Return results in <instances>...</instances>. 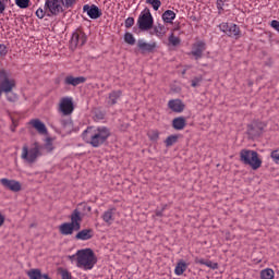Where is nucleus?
Instances as JSON below:
<instances>
[{"mask_svg": "<svg viewBox=\"0 0 279 279\" xmlns=\"http://www.w3.org/2000/svg\"><path fill=\"white\" fill-rule=\"evenodd\" d=\"M71 222H63L59 226V232L63 236H71L73 232H78L82 229V213L80 209H74L70 216Z\"/></svg>", "mask_w": 279, "mask_h": 279, "instance_id": "2", "label": "nucleus"}, {"mask_svg": "<svg viewBox=\"0 0 279 279\" xmlns=\"http://www.w3.org/2000/svg\"><path fill=\"white\" fill-rule=\"evenodd\" d=\"M161 19H162L163 23H173V21H175V12H173L171 10H166L162 13Z\"/></svg>", "mask_w": 279, "mask_h": 279, "instance_id": "26", "label": "nucleus"}, {"mask_svg": "<svg viewBox=\"0 0 279 279\" xmlns=\"http://www.w3.org/2000/svg\"><path fill=\"white\" fill-rule=\"evenodd\" d=\"M73 110H75V107L73 106V98H61L59 104V112H61L63 117H69V114H73Z\"/></svg>", "mask_w": 279, "mask_h": 279, "instance_id": "10", "label": "nucleus"}, {"mask_svg": "<svg viewBox=\"0 0 279 279\" xmlns=\"http://www.w3.org/2000/svg\"><path fill=\"white\" fill-rule=\"evenodd\" d=\"M16 88V80L12 77V74L5 69L0 70V97L12 93Z\"/></svg>", "mask_w": 279, "mask_h": 279, "instance_id": "6", "label": "nucleus"}, {"mask_svg": "<svg viewBox=\"0 0 279 279\" xmlns=\"http://www.w3.org/2000/svg\"><path fill=\"white\" fill-rule=\"evenodd\" d=\"M93 236V229H83L75 235L76 241H89Z\"/></svg>", "mask_w": 279, "mask_h": 279, "instance_id": "21", "label": "nucleus"}, {"mask_svg": "<svg viewBox=\"0 0 279 279\" xmlns=\"http://www.w3.org/2000/svg\"><path fill=\"white\" fill-rule=\"evenodd\" d=\"M7 100L10 101L11 104H14V101H17L19 96H16V94L14 93H8L5 94Z\"/></svg>", "mask_w": 279, "mask_h": 279, "instance_id": "37", "label": "nucleus"}, {"mask_svg": "<svg viewBox=\"0 0 279 279\" xmlns=\"http://www.w3.org/2000/svg\"><path fill=\"white\" fill-rule=\"evenodd\" d=\"M15 4L17 5V8L25 10L29 8V0H15Z\"/></svg>", "mask_w": 279, "mask_h": 279, "instance_id": "34", "label": "nucleus"}, {"mask_svg": "<svg viewBox=\"0 0 279 279\" xmlns=\"http://www.w3.org/2000/svg\"><path fill=\"white\" fill-rule=\"evenodd\" d=\"M92 210H93V207H90V206H88L86 204L83 205V211L84 213H90Z\"/></svg>", "mask_w": 279, "mask_h": 279, "instance_id": "49", "label": "nucleus"}, {"mask_svg": "<svg viewBox=\"0 0 279 279\" xmlns=\"http://www.w3.org/2000/svg\"><path fill=\"white\" fill-rule=\"evenodd\" d=\"M44 149H46L47 151H53V145L51 143H47L44 146Z\"/></svg>", "mask_w": 279, "mask_h": 279, "instance_id": "48", "label": "nucleus"}, {"mask_svg": "<svg viewBox=\"0 0 279 279\" xmlns=\"http://www.w3.org/2000/svg\"><path fill=\"white\" fill-rule=\"evenodd\" d=\"M60 123L64 132H71L73 130V121L71 119H61Z\"/></svg>", "mask_w": 279, "mask_h": 279, "instance_id": "28", "label": "nucleus"}, {"mask_svg": "<svg viewBox=\"0 0 279 279\" xmlns=\"http://www.w3.org/2000/svg\"><path fill=\"white\" fill-rule=\"evenodd\" d=\"M226 3H228V0H217L216 5H217L218 14H222L223 8H226Z\"/></svg>", "mask_w": 279, "mask_h": 279, "instance_id": "33", "label": "nucleus"}, {"mask_svg": "<svg viewBox=\"0 0 279 279\" xmlns=\"http://www.w3.org/2000/svg\"><path fill=\"white\" fill-rule=\"evenodd\" d=\"M124 43H126V45H136V38H134L132 33H125Z\"/></svg>", "mask_w": 279, "mask_h": 279, "instance_id": "31", "label": "nucleus"}, {"mask_svg": "<svg viewBox=\"0 0 279 279\" xmlns=\"http://www.w3.org/2000/svg\"><path fill=\"white\" fill-rule=\"evenodd\" d=\"M146 3L148 5H151L155 12H158V10H160V5H162V2L160 0H146Z\"/></svg>", "mask_w": 279, "mask_h": 279, "instance_id": "30", "label": "nucleus"}, {"mask_svg": "<svg viewBox=\"0 0 279 279\" xmlns=\"http://www.w3.org/2000/svg\"><path fill=\"white\" fill-rule=\"evenodd\" d=\"M134 26V17H128L124 22V27H126V29H130V27Z\"/></svg>", "mask_w": 279, "mask_h": 279, "instance_id": "40", "label": "nucleus"}, {"mask_svg": "<svg viewBox=\"0 0 279 279\" xmlns=\"http://www.w3.org/2000/svg\"><path fill=\"white\" fill-rule=\"evenodd\" d=\"M8 56V47L4 44H0V57L3 58Z\"/></svg>", "mask_w": 279, "mask_h": 279, "instance_id": "42", "label": "nucleus"}, {"mask_svg": "<svg viewBox=\"0 0 279 279\" xmlns=\"http://www.w3.org/2000/svg\"><path fill=\"white\" fill-rule=\"evenodd\" d=\"M75 1L76 0H62L63 8H66V9L73 8V5H75Z\"/></svg>", "mask_w": 279, "mask_h": 279, "instance_id": "41", "label": "nucleus"}, {"mask_svg": "<svg viewBox=\"0 0 279 279\" xmlns=\"http://www.w3.org/2000/svg\"><path fill=\"white\" fill-rule=\"evenodd\" d=\"M83 141L92 147H101L110 138V129L108 126H88L82 133Z\"/></svg>", "mask_w": 279, "mask_h": 279, "instance_id": "1", "label": "nucleus"}, {"mask_svg": "<svg viewBox=\"0 0 279 279\" xmlns=\"http://www.w3.org/2000/svg\"><path fill=\"white\" fill-rule=\"evenodd\" d=\"M202 76H196L192 80V87L193 88H197V86H199V84H202Z\"/></svg>", "mask_w": 279, "mask_h": 279, "instance_id": "39", "label": "nucleus"}, {"mask_svg": "<svg viewBox=\"0 0 279 279\" xmlns=\"http://www.w3.org/2000/svg\"><path fill=\"white\" fill-rule=\"evenodd\" d=\"M28 123L38 132V134H41L43 136L47 134V125L39 119H33Z\"/></svg>", "mask_w": 279, "mask_h": 279, "instance_id": "18", "label": "nucleus"}, {"mask_svg": "<svg viewBox=\"0 0 279 279\" xmlns=\"http://www.w3.org/2000/svg\"><path fill=\"white\" fill-rule=\"evenodd\" d=\"M187 268L189 264H186L184 260H180L174 268L175 276H182Z\"/></svg>", "mask_w": 279, "mask_h": 279, "instance_id": "25", "label": "nucleus"}, {"mask_svg": "<svg viewBox=\"0 0 279 279\" xmlns=\"http://www.w3.org/2000/svg\"><path fill=\"white\" fill-rule=\"evenodd\" d=\"M0 184H2L8 191H12L13 193H19L21 191L22 185L21 182L16 180H10V179H1Z\"/></svg>", "mask_w": 279, "mask_h": 279, "instance_id": "15", "label": "nucleus"}, {"mask_svg": "<svg viewBox=\"0 0 279 279\" xmlns=\"http://www.w3.org/2000/svg\"><path fill=\"white\" fill-rule=\"evenodd\" d=\"M5 223V216L0 213V228Z\"/></svg>", "mask_w": 279, "mask_h": 279, "instance_id": "52", "label": "nucleus"}, {"mask_svg": "<svg viewBox=\"0 0 279 279\" xmlns=\"http://www.w3.org/2000/svg\"><path fill=\"white\" fill-rule=\"evenodd\" d=\"M172 128L174 130H184L186 128V118L178 117L172 120Z\"/></svg>", "mask_w": 279, "mask_h": 279, "instance_id": "23", "label": "nucleus"}, {"mask_svg": "<svg viewBox=\"0 0 279 279\" xmlns=\"http://www.w3.org/2000/svg\"><path fill=\"white\" fill-rule=\"evenodd\" d=\"M71 47H84L86 45V34L82 31H76L72 34Z\"/></svg>", "mask_w": 279, "mask_h": 279, "instance_id": "13", "label": "nucleus"}, {"mask_svg": "<svg viewBox=\"0 0 279 279\" xmlns=\"http://www.w3.org/2000/svg\"><path fill=\"white\" fill-rule=\"evenodd\" d=\"M276 276V272H274V269L266 268L260 271V279H274Z\"/></svg>", "mask_w": 279, "mask_h": 279, "instance_id": "29", "label": "nucleus"}, {"mask_svg": "<svg viewBox=\"0 0 279 279\" xmlns=\"http://www.w3.org/2000/svg\"><path fill=\"white\" fill-rule=\"evenodd\" d=\"M116 215L117 209L114 207H110L102 213L101 219L107 226H112V223H114Z\"/></svg>", "mask_w": 279, "mask_h": 279, "instance_id": "16", "label": "nucleus"}, {"mask_svg": "<svg viewBox=\"0 0 279 279\" xmlns=\"http://www.w3.org/2000/svg\"><path fill=\"white\" fill-rule=\"evenodd\" d=\"M83 12H86L87 16L93 20L100 19L101 16V9L95 4H85L83 7Z\"/></svg>", "mask_w": 279, "mask_h": 279, "instance_id": "14", "label": "nucleus"}, {"mask_svg": "<svg viewBox=\"0 0 279 279\" xmlns=\"http://www.w3.org/2000/svg\"><path fill=\"white\" fill-rule=\"evenodd\" d=\"M165 208H167V206L162 207L161 210H157L156 211V217H162V214L165 213Z\"/></svg>", "mask_w": 279, "mask_h": 279, "instance_id": "51", "label": "nucleus"}, {"mask_svg": "<svg viewBox=\"0 0 279 279\" xmlns=\"http://www.w3.org/2000/svg\"><path fill=\"white\" fill-rule=\"evenodd\" d=\"M84 82H86V77L84 76H72L69 75L64 78V84L66 86H80V84H84Z\"/></svg>", "mask_w": 279, "mask_h": 279, "instance_id": "19", "label": "nucleus"}, {"mask_svg": "<svg viewBox=\"0 0 279 279\" xmlns=\"http://www.w3.org/2000/svg\"><path fill=\"white\" fill-rule=\"evenodd\" d=\"M122 92L121 90H113L109 94V106H114L118 104L119 99L121 98Z\"/></svg>", "mask_w": 279, "mask_h": 279, "instance_id": "24", "label": "nucleus"}, {"mask_svg": "<svg viewBox=\"0 0 279 279\" xmlns=\"http://www.w3.org/2000/svg\"><path fill=\"white\" fill-rule=\"evenodd\" d=\"M178 29H180V26H177V27L174 28V32H178Z\"/></svg>", "mask_w": 279, "mask_h": 279, "instance_id": "53", "label": "nucleus"}, {"mask_svg": "<svg viewBox=\"0 0 279 279\" xmlns=\"http://www.w3.org/2000/svg\"><path fill=\"white\" fill-rule=\"evenodd\" d=\"M218 27L220 32L230 38H239V36H241V28L234 23L228 24L227 22H222Z\"/></svg>", "mask_w": 279, "mask_h": 279, "instance_id": "9", "label": "nucleus"}, {"mask_svg": "<svg viewBox=\"0 0 279 279\" xmlns=\"http://www.w3.org/2000/svg\"><path fill=\"white\" fill-rule=\"evenodd\" d=\"M59 274L61 276V279H73V277L71 276V272H69V270L66 269L59 268Z\"/></svg>", "mask_w": 279, "mask_h": 279, "instance_id": "35", "label": "nucleus"}, {"mask_svg": "<svg viewBox=\"0 0 279 279\" xmlns=\"http://www.w3.org/2000/svg\"><path fill=\"white\" fill-rule=\"evenodd\" d=\"M45 10L49 12L47 16H58L64 12V2L62 0H46Z\"/></svg>", "mask_w": 279, "mask_h": 279, "instance_id": "8", "label": "nucleus"}, {"mask_svg": "<svg viewBox=\"0 0 279 279\" xmlns=\"http://www.w3.org/2000/svg\"><path fill=\"white\" fill-rule=\"evenodd\" d=\"M270 27H272V29H275L279 34V22H278V20H272L271 23H270Z\"/></svg>", "mask_w": 279, "mask_h": 279, "instance_id": "45", "label": "nucleus"}, {"mask_svg": "<svg viewBox=\"0 0 279 279\" xmlns=\"http://www.w3.org/2000/svg\"><path fill=\"white\" fill-rule=\"evenodd\" d=\"M155 32H156L157 36H165V26L159 25V26L155 27Z\"/></svg>", "mask_w": 279, "mask_h": 279, "instance_id": "43", "label": "nucleus"}, {"mask_svg": "<svg viewBox=\"0 0 279 279\" xmlns=\"http://www.w3.org/2000/svg\"><path fill=\"white\" fill-rule=\"evenodd\" d=\"M240 160L243 165H248L254 171L260 169L263 165V160L258 158V153L250 149H242L240 151Z\"/></svg>", "mask_w": 279, "mask_h": 279, "instance_id": "5", "label": "nucleus"}, {"mask_svg": "<svg viewBox=\"0 0 279 279\" xmlns=\"http://www.w3.org/2000/svg\"><path fill=\"white\" fill-rule=\"evenodd\" d=\"M45 154V147L40 145L38 142H35L29 146L24 145L22 147V154L21 158L25 162H28V165H34L40 156H44Z\"/></svg>", "mask_w": 279, "mask_h": 279, "instance_id": "4", "label": "nucleus"}, {"mask_svg": "<svg viewBox=\"0 0 279 279\" xmlns=\"http://www.w3.org/2000/svg\"><path fill=\"white\" fill-rule=\"evenodd\" d=\"M26 275L28 276L29 279H50L49 275L47 274L43 275V271L38 268H33L28 270Z\"/></svg>", "mask_w": 279, "mask_h": 279, "instance_id": "20", "label": "nucleus"}, {"mask_svg": "<svg viewBox=\"0 0 279 279\" xmlns=\"http://www.w3.org/2000/svg\"><path fill=\"white\" fill-rule=\"evenodd\" d=\"M204 51H206V43L198 40L192 45V50L189 56H193L194 60H202L204 58Z\"/></svg>", "mask_w": 279, "mask_h": 279, "instance_id": "11", "label": "nucleus"}, {"mask_svg": "<svg viewBox=\"0 0 279 279\" xmlns=\"http://www.w3.org/2000/svg\"><path fill=\"white\" fill-rule=\"evenodd\" d=\"M166 147H171L178 143V135H170L165 141Z\"/></svg>", "mask_w": 279, "mask_h": 279, "instance_id": "32", "label": "nucleus"}, {"mask_svg": "<svg viewBox=\"0 0 279 279\" xmlns=\"http://www.w3.org/2000/svg\"><path fill=\"white\" fill-rule=\"evenodd\" d=\"M76 256V267L80 269L88 271L97 265V257L95 256V252L90 248L77 251Z\"/></svg>", "mask_w": 279, "mask_h": 279, "instance_id": "3", "label": "nucleus"}, {"mask_svg": "<svg viewBox=\"0 0 279 279\" xmlns=\"http://www.w3.org/2000/svg\"><path fill=\"white\" fill-rule=\"evenodd\" d=\"M168 43L170 47H180L182 39H180V37H177L173 33H171L168 37Z\"/></svg>", "mask_w": 279, "mask_h": 279, "instance_id": "27", "label": "nucleus"}, {"mask_svg": "<svg viewBox=\"0 0 279 279\" xmlns=\"http://www.w3.org/2000/svg\"><path fill=\"white\" fill-rule=\"evenodd\" d=\"M17 126H19V124L13 121L12 125L10 126L11 132H16Z\"/></svg>", "mask_w": 279, "mask_h": 279, "instance_id": "50", "label": "nucleus"}, {"mask_svg": "<svg viewBox=\"0 0 279 279\" xmlns=\"http://www.w3.org/2000/svg\"><path fill=\"white\" fill-rule=\"evenodd\" d=\"M137 27L141 29V32H149V29L154 27V16L148 8L141 12L137 19Z\"/></svg>", "mask_w": 279, "mask_h": 279, "instance_id": "7", "label": "nucleus"}, {"mask_svg": "<svg viewBox=\"0 0 279 279\" xmlns=\"http://www.w3.org/2000/svg\"><path fill=\"white\" fill-rule=\"evenodd\" d=\"M148 136H149L150 141H158V136H159L158 131L149 132Z\"/></svg>", "mask_w": 279, "mask_h": 279, "instance_id": "44", "label": "nucleus"}, {"mask_svg": "<svg viewBox=\"0 0 279 279\" xmlns=\"http://www.w3.org/2000/svg\"><path fill=\"white\" fill-rule=\"evenodd\" d=\"M270 158L275 162V165H279V153H278V150H272L270 153Z\"/></svg>", "mask_w": 279, "mask_h": 279, "instance_id": "38", "label": "nucleus"}, {"mask_svg": "<svg viewBox=\"0 0 279 279\" xmlns=\"http://www.w3.org/2000/svg\"><path fill=\"white\" fill-rule=\"evenodd\" d=\"M35 14H36L37 19H43L44 16H47V14H49V11H46V9L44 7V9L43 8L37 9Z\"/></svg>", "mask_w": 279, "mask_h": 279, "instance_id": "36", "label": "nucleus"}, {"mask_svg": "<svg viewBox=\"0 0 279 279\" xmlns=\"http://www.w3.org/2000/svg\"><path fill=\"white\" fill-rule=\"evenodd\" d=\"M137 48L140 49V52L142 54L154 53V51H156V49H158V43H156V41L147 43V41H145V39H138Z\"/></svg>", "mask_w": 279, "mask_h": 279, "instance_id": "12", "label": "nucleus"}, {"mask_svg": "<svg viewBox=\"0 0 279 279\" xmlns=\"http://www.w3.org/2000/svg\"><path fill=\"white\" fill-rule=\"evenodd\" d=\"M194 263L196 265H205V267H209V269H219L218 263H213L210 259H204L199 257H195Z\"/></svg>", "mask_w": 279, "mask_h": 279, "instance_id": "22", "label": "nucleus"}, {"mask_svg": "<svg viewBox=\"0 0 279 279\" xmlns=\"http://www.w3.org/2000/svg\"><path fill=\"white\" fill-rule=\"evenodd\" d=\"M5 12V0H0V14Z\"/></svg>", "mask_w": 279, "mask_h": 279, "instance_id": "47", "label": "nucleus"}, {"mask_svg": "<svg viewBox=\"0 0 279 279\" xmlns=\"http://www.w3.org/2000/svg\"><path fill=\"white\" fill-rule=\"evenodd\" d=\"M168 108L172 110V112L180 113L184 112V108H186V106L181 99H172L168 101Z\"/></svg>", "mask_w": 279, "mask_h": 279, "instance_id": "17", "label": "nucleus"}, {"mask_svg": "<svg viewBox=\"0 0 279 279\" xmlns=\"http://www.w3.org/2000/svg\"><path fill=\"white\" fill-rule=\"evenodd\" d=\"M248 134H250L251 136H259V135H260V133L254 132V128H253L252 125L248 126Z\"/></svg>", "mask_w": 279, "mask_h": 279, "instance_id": "46", "label": "nucleus"}]
</instances>
